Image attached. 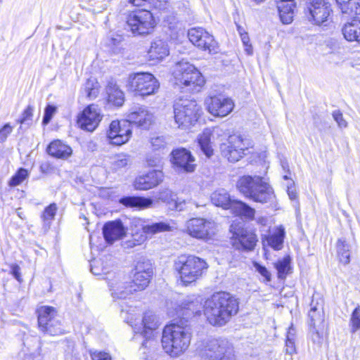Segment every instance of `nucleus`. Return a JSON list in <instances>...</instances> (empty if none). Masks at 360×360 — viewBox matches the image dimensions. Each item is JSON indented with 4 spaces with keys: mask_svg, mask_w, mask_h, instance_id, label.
<instances>
[{
    "mask_svg": "<svg viewBox=\"0 0 360 360\" xmlns=\"http://www.w3.org/2000/svg\"><path fill=\"white\" fill-rule=\"evenodd\" d=\"M48 153L55 158L67 159L71 156L72 150L71 147L65 144L60 140L52 141L47 148Z\"/></svg>",
    "mask_w": 360,
    "mask_h": 360,
    "instance_id": "cd10ccee",
    "label": "nucleus"
},
{
    "mask_svg": "<svg viewBox=\"0 0 360 360\" xmlns=\"http://www.w3.org/2000/svg\"><path fill=\"white\" fill-rule=\"evenodd\" d=\"M333 117L338 123V126L342 128H345L347 126V123L343 117L342 114L340 110H335L333 112Z\"/></svg>",
    "mask_w": 360,
    "mask_h": 360,
    "instance_id": "13d9d810",
    "label": "nucleus"
},
{
    "mask_svg": "<svg viewBox=\"0 0 360 360\" xmlns=\"http://www.w3.org/2000/svg\"><path fill=\"white\" fill-rule=\"evenodd\" d=\"M129 156L126 154H117L114 157L110 158V169L112 172H118L123 168H125L129 163Z\"/></svg>",
    "mask_w": 360,
    "mask_h": 360,
    "instance_id": "ea45409f",
    "label": "nucleus"
},
{
    "mask_svg": "<svg viewBox=\"0 0 360 360\" xmlns=\"http://www.w3.org/2000/svg\"><path fill=\"white\" fill-rule=\"evenodd\" d=\"M288 195L289 198L292 200H296L297 198V193L295 189L290 186H288Z\"/></svg>",
    "mask_w": 360,
    "mask_h": 360,
    "instance_id": "774afa93",
    "label": "nucleus"
},
{
    "mask_svg": "<svg viewBox=\"0 0 360 360\" xmlns=\"http://www.w3.org/2000/svg\"><path fill=\"white\" fill-rule=\"evenodd\" d=\"M34 108L31 105H28L27 108L23 111L22 117L20 120L21 124H30L28 122H31L33 117Z\"/></svg>",
    "mask_w": 360,
    "mask_h": 360,
    "instance_id": "603ef678",
    "label": "nucleus"
},
{
    "mask_svg": "<svg viewBox=\"0 0 360 360\" xmlns=\"http://www.w3.org/2000/svg\"><path fill=\"white\" fill-rule=\"evenodd\" d=\"M241 41L245 46V51L248 55H252L253 53V49L250 43V38L248 37V32L243 33L240 35Z\"/></svg>",
    "mask_w": 360,
    "mask_h": 360,
    "instance_id": "5fc2aeb1",
    "label": "nucleus"
},
{
    "mask_svg": "<svg viewBox=\"0 0 360 360\" xmlns=\"http://www.w3.org/2000/svg\"><path fill=\"white\" fill-rule=\"evenodd\" d=\"M84 91L88 98L91 99L96 98L98 94V84L89 79L84 86Z\"/></svg>",
    "mask_w": 360,
    "mask_h": 360,
    "instance_id": "de8ad7c7",
    "label": "nucleus"
},
{
    "mask_svg": "<svg viewBox=\"0 0 360 360\" xmlns=\"http://www.w3.org/2000/svg\"><path fill=\"white\" fill-rule=\"evenodd\" d=\"M337 250L340 261L344 264H349L350 262L349 246L345 240H338Z\"/></svg>",
    "mask_w": 360,
    "mask_h": 360,
    "instance_id": "79ce46f5",
    "label": "nucleus"
},
{
    "mask_svg": "<svg viewBox=\"0 0 360 360\" xmlns=\"http://www.w3.org/2000/svg\"><path fill=\"white\" fill-rule=\"evenodd\" d=\"M135 333H141L143 337L156 336L155 330L160 326L159 318L153 313L148 311L144 314L141 323H136L132 319H127Z\"/></svg>",
    "mask_w": 360,
    "mask_h": 360,
    "instance_id": "f3484780",
    "label": "nucleus"
},
{
    "mask_svg": "<svg viewBox=\"0 0 360 360\" xmlns=\"http://www.w3.org/2000/svg\"><path fill=\"white\" fill-rule=\"evenodd\" d=\"M145 240V238L143 236H141V239L136 240L135 238H133L132 240H128L125 242L124 247L125 248H133L136 246V245L141 244V242H143Z\"/></svg>",
    "mask_w": 360,
    "mask_h": 360,
    "instance_id": "0e129e2a",
    "label": "nucleus"
},
{
    "mask_svg": "<svg viewBox=\"0 0 360 360\" xmlns=\"http://www.w3.org/2000/svg\"><path fill=\"white\" fill-rule=\"evenodd\" d=\"M126 233L127 229L120 219L108 221L103 227L104 238L108 243H112L115 240L122 239Z\"/></svg>",
    "mask_w": 360,
    "mask_h": 360,
    "instance_id": "393cba45",
    "label": "nucleus"
},
{
    "mask_svg": "<svg viewBox=\"0 0 360 360\" xmlns=\"http://www.w3.org/2000/svg\"><path fill=\"white\" fill-rule=\"evenodd\" d=\"M309 317L310 318L311 326L314 328H316V326L322 323L323 321V314L321 311H318L316 307H311L309 312Z\"/></svg>",
    "mask_w": 360,
    "mask_h": 360,
    "instance_id": "49530a36",
    "label": "nucleus"
},
{
    "mask_svg": "<svg viewBox=\"0 0 360 360\" xmlns=\"http://www.w3.org/2000/svg\"><path fill=\"white\" fill-rule=\"evenodd\" d=\"M207 111L215 117H225L230 114L235 106L232 99L221 96H210L205 100Z\"/></svg>",
    "mask_w": 360,
    "mask_h": 360,
    "instance_id": "2eb2a0df",
    "label": "nucleus"
},
{
    "mask_svg": "<svg viewBox=\"0 0 360 360\" xmlns=\"http://www.w3.org/2000/svg\"><path fill=\"white\" fill-rule=\"evenodd\" d=\"M230 231L232 233L231 238L232 245L236 250L250 251L254 249L257 241V236L254 233L248 231L236 224L231 225Z\"/></svg>",
    "mask_w": 360,
    "mask_h": 360,
    "instance_id": "ddd939ff",
    "label": "nucleus"
},
{
    "mask_svg": "<svg viewBox=\"0 0 360 360\" xmlns=\"http://www.w3.org/2000/svg\"><path fill=\"white\" fill-rule=\"evenodd\" d=\"M169 53L167 43L161 39H156L151 43L148 51V57L151 60H161Z\"/></svg>",
    "mask_w": 360,
    "mask_h": 360,
    "instance_id": "c85d7f7f",
    "label": "nucleus"
},
{
    "mask_svg": "<svg viewBox=\"0 0 360 360\" xmlns=\"http://www.w3.org/2000/svg\"><path fill=\"white\" fill-rule=\"evenodd\" d=\"M102 116L96 105L91 104L84 109L77 118V124L82 129L93 131L98 126Z\"/></svg>",
    "mask_w": 360,
    "mask_h": 360,
    "instance_id": "6ab92c4d",
    "label": "nucleus"
},
{
    "mask_svg": "<svg viewBox=\"0 0 360 360\" xmlns=\"http://www.w3.org/2000/svg\"><path fill=\"white\" fill-rule=\"evenodd\" d=\"M159 86L158 79L148 72L131 73L127 78V87L136 96L144 97L154 94Z\"/></svg>",
    "mask_w": 360,
    "mask_h": 360,
    "instance_id": "6e6552de",
    "label": "nucleus"
},
{
    "mask_svg": "<svg viewBox=\"0 0 360 360\" xmlns=\"http://www.w3.org/2000/svg\"><path fill=\"white\" fill-rule=\"evenodd\" d=\"M110 267L105 264L103 259H94L91 262V271L95 276H105L110 274Z\"/></svg>",
    "mask_w": 360,
    "mask_h": 360,
    "instance_id": "a19ab883",
    "label": "nucleus"
},
{
    "mask_svg": "<svg viewBox=\"0 0 360 360\" xmlns=\"http://www.w3.org/2000/svg\"><path fill=\"white\" fill-rule=\"evenodd\" d=\"M120 202L127 207L143 210L152 206L153 201L150 198L139 196H128L122 198Z\"/></svg>",
    "mask_w": 360,
    "mask_h": 360,
    "instance_id": "c756f323",
    "label": "nucleus"
},
{
    "mask_svg": "<svg viewBox=\"0 0 360 360\" xmlns=\"http://www.w3.org/2000/svg\"><path fill=\"white\" fill-rule=\"evenodd\" d=\"M141 349L143 360H162V351L160 348L158 336L144 337Z\"/></svg>",
    "mask_w": 360,
    "mask_h": 360,
    "instance_id": "b1692460",
    "label": "nucleus"
},
{
    "mask_svg": "<svg viewBox=\"0 0 360 360\" xmlns=\"http://www.w3.org/2000/svg\"><path fill=\"white\" fill-rule=\"evenodd\" d=\"M172 163L180 172H192L195 169V158L185 148L172 151Z\"/></svg>",
    "mask_w": 360,
    "mask_h": 360,
    "instance_id": "4be33fe9",
    "label": "nucleus"
},
{
    "mask_svg": "<svg viewBox=\"0 0 360 360\" xmlns=\"http://www.w3.org/2000/svg\"><path fill=\"white\" fill-rule=\"evenodd\" d=\"M127 25L134 35H147L153 32L156 22L150 11L138 10L128 15Z\"/></svg>",
    "mask_w": 360,
    "mask_h": 360,
    "instance_id": "9d476101",
    "label": "nucleus"
},
{
    "mask_svg": "<svg viewBox=\"0 0 360 360\" xmlns=\"http://www.w3.org/2000/svg\"><path fill=\"white\" fill-rule=\"evenodd\" d=\"M27 175L28 172L25 169H20L11 179L9 185L11 186H15L20 184L27 178Z\"/></svg>",
    "mask_w": 360,
    "mask_h": 360,
    "instance_id": "09e8293b",
    "label": "nucleus"
},
{
    "mask_svg": "<svg viewBox=\"0 0 360 360\" xmlns=\"http://www.w3.org/2000/svg\"><path fill=\"white\" fill-rule=\"evenodd\" d=\"M185 232L192 238L207 242L216 236L218 226L212 219L192 218L186 222Z\"/></svg>",
    "mask_w": 360,
    "mask_h": 360,
    "instance_id": "1a4fd4ad",
    "label": "nucleus"
},
{
    "mask_svg": "<svg viewBox=\"0 0 360 360\" xmlns=\"http://www.w3.org/2000/svg\"><path fill=\"white\" fill-rule=\"evenodd\" d=\"M153 271L152 264L149 262H138L136 268L132 284L134 291L144 290L150 283Z\"/></svg>",
    "mask_w": 360,
    "mask_h": 360,
    "instance_id": "aec40b11",
    "label": "nucleus"
},
{
    "mask_svg": "<svg viewBox=\"0 0 360 360\" xmlns=\"http://www.w3.org/2000/svg\"><path fill=\"white\" fill-rule=\"evenodd\" d=\"M92 360H112L108 353L94 351L91 353Z\"/></svg>",
    "mask_w": 360,
    "mask_h": 360,
    "instance_id": "bf43d9fd",
    "label": "nucleus"
},
{
    "mask_svg": "<svg viewBox=\"0 0 360 360\" xmlns=\"http://www.w3.org/2000/svg\"><path fill=\"white\" fill-rule=\"evenodd\" d=\"M295 8V3L294 1L280 3L278 5L279 16L283 24H290L292 22Z\"/></svg>",
    "mask_w": 360,
    "mask_h": 360,
    "instance_id": "f704fd0d",
    "label": "nucleus"
},
{
    "mask_svg": "<svg viewBox=\"0 0 360 360\" xmlns=\"http://www.w3.org/2000/svg\"><path fill=\"white\" fill-rule=\"evenodd\" d=\"M174 268L179 274L181 281L184 285H188L202 276L207 264L204 259L198 257L181 255L174 261Z\"/></svg>",
    "mask_w": 360,
    "mask_h": 360,
    "instance_id": "39448f33",
    "label": "nucleus"
},
{
    "mask_svg": "<svg viewBox=\"0 0 360 360\" xmlns=\"http://www.w3.org/2000/svg\"><path fill=\"white\" fill-rule=\"evenodd\" d=\"M190 41L196 47L209 53L216 52L217 43L208 32L202 27L191 28L188 31Z\"/></svg>",
    "mask_w": 360,
    "mask_h": 360,
    "instance_id": "dca6fc26",
    "label": "nucleus"
},
{
    "mask_svg": "<svg viewBox=\"0 0 360 360\" xmlns=\"http://www.w3.org/2000/svg\"><path fill=\"white\" fill-rule=\"evenodd\" d=\"M161 160V158L160 156H158L155 158L154 159H152L149 157L147 158V162L149 166L155 167L160 164Z\"/></svg>",
    "mask_w": 360,
    "mask_h": 360,
    "instance_id": "338daca9",
    "label": "nucleus"
},
{
    "mask_svg": "<svg viewBox=\"0 0 360 360\" xmlns=\"http://www.w3.org/2000/svg\"><path fill=\"white\" fill-rule=\"evenodd\" d=\"M150 145L153 150L160 151L166 148L167 142L163 136H157L150 139Z\"/></svg>",
    "mask_w": 360,
    "mask_h": 360,
    "instance_id": "8fccbe9b",
    "label": "nucleus"
},
{
    "mask_svg": "<svg viewBox=\"0 0 360 360\" xmlns=\"http://www.w3.org/2000/svg\"><path fill=\"white\" fill-rule=\"evenodd\" d=\"M173 76L175 84L190 92L199 91L205 84V79L200 71L189 62L181 60L176 63Z\"/></svg>",
    "mask_w": 360,
    "mask_h": 360,
    "instance_id": "20e7f679",
    "label": "nucleus"
},
{
    "mask_svg": "<svg viewBox=\"0 0 360 360\" xmlns=\"http://www.w3.org/2000/svg\"><path fill=\"white\" fill-rule=\"evenodd\" d=\"M284 236L285 229L281 226L267 237L268 245L276 250L282 249Z\"/></svg>",
    "mask_w": 360,
    "mask_h": 360,
    "instance_id": "4c0bfd02",
    "label": "nucleus"
},
{
    "mask_svg": "<svg viewBox=\"0 0 360 360\" xmlns=\"http://www.w3.org/2000/svg\"><path fill=\"white\" fill-rule=\"evenodd\" d=\"M12 274L16 280H18L19 282L21 281L20 268L18 265L13 266L12 267Z\"/></svg>",
    "mask_w": 360,
    "mask_h": 360,
    "instance_id": "69168bd1",
    "label": "nucleus"
},
{
    "mask_svg": "<svg viewBox=\"0 0 360 360\" xmlns=\"http://www.w3.org/2000/svg\"><path fill=\"white\" fill-rule=\"evenodd\" d=\"M126 119L130 124L148 129L154 121V116L146 106L135 105L130 108Z\"/></svg>",
    "mask_w": 360,
    "mask_h": 360,
    "instance_id": "a211bd4d",
    "label": "nucleus"
},
{
    "mask_svg": "<svg viewBox=\"0 0 360 360\" xmlns=\"http://www.w3.org/2000/svg\"><path fill=\"white\" fill-rule=\"evenodd\" d=\"M159 199L167 203L170 209L181 211L184 210V200L179 201L176 194L169 189H164L159 193Z\"/></svg>",
    "mask_w": 360,
    "mask_h": 360,
    "instance_id": "2f4dec72",
    "label": "nucleus"
},
{
    "mask_svg": "<svg viewBox=\"0 0 360 360\" xmlns=\"http://www.w3.org/2000/svg\"><path fill=\"white\" fill-rule=\"evenodd\" d=\"M212 202L218 207H221L224 209H231L233 202L236 200H232L228 192L221 188L215 191L211 195Z\"/></svg>",
    "mask_w": 360,
    "mask_h": 360,
    "instance_id": "7c9ffc66",
    "label": "nucleus"
},
{
    "mask_svg": "<svg viewBox=\"0 0 360 360\" xmlns=\"http://www.w3.org/2000/svg\"><path fill=\"white\" fill-rule=\"evenodd\" d=\"M223 130L219 127H214L212 129L206 128L198 136V144L202 153L210 158L213 154V148L212 146V139H214L215 136H220Z\"/></svg>",
    "mask_w": 360,
    "mask_h": 360,
    "instance_id": "a878e982",
    "label": "nucleus"
},
{
    "mask_svg": "<svg viewBox=\"0 0 360 360\" xmlns=\"http://www.w3.org/2000/svg\"><path fill=\"white\" fill-rule=\"evenodd\" d=\"M65 360H82L79 353L75 350L65 354Z\"/></svg>",
    "mask_w": 360,
    "mask_h": 360,
    "instance_id": "e2e57ef3",
    "label": "nucleus"
},
{
    "mask_svg": "<svg viewBox=\"0 0 360 360\" xmlns=\"http://www.w3.org/2000/svg\"><path fill=\"white\" fill-rule=\"evenodd\" d=\"M108 285L114 298L124 299L134 292V285L121 279L120 276H115L108 282Z\"/></svg>",
    "mask_w": 360,
    "mask_h": 360,
    "instance_id": "bb28decb",
    "label": "nucleus"
},
{
    "mask_svg": "<svg viewBox=\"0 0 360 360\" xmlns=\"http://www.w3.org/2000/svg\"><path fill=\"white\" fill-rule=\"evenodd\" d=\"M250 146L248 139L240 134H233L220 145V151L221 155L229 162H236L245 155V151Z\"/></svg>",
    "mask_w": 360,
    "mask_h": 360,
    "instance_id": "9b49d317",
    "label": "nucleus"
},
{
    "mask_svg": "<svg viewBox=\"0 0 360 360\" xmlns=\"http://www.w3.org/2000/svg\"><path fill=\"white\" fill-rule=\"evenodd\" d=\"M296 352L294 338L287 335L285 341V353L292 355Z\"/></svg>",
    "mask_w": 360,
    "mask_h": 360,
    "instance_id": "6e6d98bb",
    "label": "nucleus"
},
{
    "mask_svg": "<svg viewBox=\"0 0 360 360\" xmlns=\"http://www.w3.org/2000/svg\"><path fill=\"white\" fill-rule=\"evenodd\" d=\"M231 210L236 215L252 220L254 219L255 210L242 201H236L231 206Z\"/></svg>",
    "mask_w": 360,
    "mask_h": 360,
    "instance_id": "e433bc0d",
    "label": "nucleus"
},
{
    "mask_svg": "<svg viewBox=\"0 0 360 360\" xmlns=\"http://www.w3.org/2000/svg\"><path fill=\"white\" fill-rule=\"evenodd\" d=\"M201 108L195 101L179 99L174 104V121L181 129L193 126L200 115Z\"/></svg>",
    "mask_w": 360,
    "mask_h": 360,
    "instance_id": "0eeeda50",
    "label": "nucleus"
},
{
    "mask_svg": "<svg viewBox=\"0 0 360 360\" xmlns=\"http://www.w3.org/2000/svg\"><path fill=\"white\" fill-rule=\"evenodd\" d=\"M342 34L347 41L360 44V21L354 20L345 24L342 28Z\"/></svg>",
    "mask_w": 360,
    "mask_h": 360,
    "instance_id": "72a5a7b5",
    "label": "nucleus"
},
{
    "mask_svg": "<svg viewBox=\"0 0 360 360\" xmlns=\"http://www.w3.org/2000/svg\"><path fill=\"white\" fill-rule=\"evenodd\" d=\"M343 14L354 16L360 14V0H335Z\"/></svg>",
    "mask_w": 360,
    "mask_h": 360,
    "instance_id": "473e14b6",
    "label": "nucleus"
},
{
    "mask_svg": "<svg viewBox=\"0 0 360 360\" xmlns=\"http://www.w3.org/2000/svg\"><path fill=\"white\" fill-rule=\"evenodd\" d=\"M172 230L170 224L167 221H160L142 225L143 233L146 235H155Z\"/></svg>",
    "mask_w": 360,
    "mask_h": 360,
    "instance_id": "58836bf2",
    "label": "nucleus"
},
{
    "mask_svg": "<svg viewBox=\"0 0 360 360\" xmlns=\"http://www.w3.org/2000/svg\"><path fill=\"white\" fill-rule=\"evenodd\" d=\"M108 95V102L112 105L120 107L124 101V93L116 84H110L106 89Z\"/></svg>",
    "mask_w": 360,
    "mask_h": 360,
    "instance_id": "c9c22d12",
    "label": "nucleus"
},
{
    "mask_svg": "<svg viewBox=\"0 0 360 360\" xmlns=\"http://www.w3.org/2000/svg\"><path fill=\"white\" fill-rule=\"evenodd\" d=\"M163 178L162 171L154 169L136 178L134 186L136 190H148L159 185L163 181Z\"/></svg>",
    "mask_w": 360,
    "mask_h": 360,
    "instance_id": "5701e85b",
    "label": "nucleus"
},
{
    "mask_svg": "<svg viewBox=\"0 0 360 360\" xmlns=\"http://www.w3.org/2000/svg\"><path fill=\"white\" fill-rule=\"evenodd\" d=\"M238 308L236 298L228 292H218L205 300L203 311L211 325L222 326L238 313Z\"/></svg>",
    "mask_w": 360,
    "mask_h": 360,
    "instance_id": "f257e3e1",
    "label": "nucleus"
},
{
    "mask_svg": "<svg viewBox=\"0 0 360 360\" xmlns=\"http://www.w3.org/2000/svg\"><path fill=\"white\" fill-rule=\"evenodd\" d=\"M351 332L354 333L360 329V306L358 305L352 311L350 318Z\"/></svg>",
    "mask_w": 360,
    "mask_h": 360,
    "instance_id": "a18cd8bd",
    "label": "nucleus"
},
{
    "mask_svg": "<svg viewBox=\"0 0 360 360\" xmlns=\"http://www.w3.org/2000/svg\"><path fill=\"white\" fill-rule=\"evenodd\" d=\"M58 210L56 203H52L46 207L41 214V218L44 221V225L49 226L51 221L53 220L56 211Z\"/></svg>",
    "mask_w": 360,
    "mask_h": 360,
    "instance_id": "c03bdc74",
    "label": "nucleus"
},
{
    "mask_svg": "<svg viewBox=\"0 0 360 360\" xmlns=\"http://www.w3.org/2000/svg\"><path fill=\"white\" fill-rule=\"evenodd\" d=\"M38 324L44 333L51 335L63 333L60 323L56 318V311L52 307H42L39 309Z\"/></svg>",
    "mask_w": 360,
    "mask_h": 360,
    "instance_id": "f8f14e48",
    "label": "nucleus"
},
{
    "mask_svg": "<svg viewBox=\"0 0 360 360\" xmlns=\"http://www.w3.org/2000/svg\"><path fill=\"white\" fill-rule=\"evenodd\" d=\"M310 15L318 25H327L332 13L330 4L325 0H311L309 6Z\"/></svg>",
    "mask_w": 360,
    "mask_h": 360,
    "instance_id": "412c9836",
    "label": "nucleus"
},
{
    "mask_svg": "<svg viewBox=\"0 0 360 360\" xmlns=\"http://www.w3.org/2000/svg\"><path fill=\"white\" fill-rule=\"evenodd\" d=\"M56 107L52 105H48L44 110V115L42 123L44 125L48 124L56 112Z\"/></svg>",
    "mask_w": 360,
    "mask_h": 360,
    "instance_id": "3c124183",
    "label": "nucleus"
},
{
    "mask_svg": "<svg viewBox=\"0 0 360 360\" xmlns=\"http://www.w3.org/2000/svg\"><path fill=\"white\" fill-rule=\"evenodd\" d=\"M198 304L199 302L198 300H189L187 302L184 303V308L191 311L193 314H197L198 311Z\"/></svg>",
    "mask_w": 360,
    "mask_h": 360,
    "instance_id": "680f3d73",
    "label": "nucleus"
},
{
    "mask_svg": "<svg viewBox=\"0 0 360 360\" xmlns=\"http://www.w3.org/2000/svg\"><path fill=\"white\" fill-rule=\"evenodd\" d=\"M254 266L256 270L265 278L266 282H269L271 281V273L265 266H263L257 262L255 263Z\"/></svg>",
    "mask_w": 360,
    "mask_h": 360,
    "instance_id": "4d7b16f0",
    "label": "nucleus"
},
{
    "mask_svg": "<svg viewBox=\"0 0 360 360\" xmlns=\"http://www.w3.org/2000/svg\"><path fill=\"white\" fill-rule=\"evenodd\" d=\"M275 268L278 271V277L281 279L285 278L287 274L290 273V258L285 257L283 259L275 263Z\"/></svg>",
    "mask_w": 360,
    "mask_h": 360,
    "instance_id": "37998d69",
    "label": "nucleus"
},
{
    "mask_svg": "<svg viewBox=\"0 0 360 360\" xmlns=\"http://www.w3.org/2000/svg\"><path fill=\"white\" fill-rule=\"evenodd\" d=\"M236 186L245 197L256 202L274 205L276 201L274 188L262 176H243L238 180Z\"/></svg>",
    "mask_w": 360,
    "mask_h": 360,
    "instance_id": "f03ea898",
    "label": "nucleus"
},
{
    "mask_svg": "<svg viewBox=\"0 0 360 360\" xmlns=\"http://www.w3.org/2000/svg\"><path fill=\"white\" fill-rule=\"evenodd\" d=\"M12 131L13 127L9 124H6L0 129V143L4 142Z\"/></svg>",
    "mask_w": 360,
    "mask_h": 360,
    "instance_id": "052dcab7",
    "label": "nucleus"
},
{
    "mask_svg": "<svg viewBox=\"0 0 360 360\" xmlns=\"http://www.w3.org/2000/svg\"><path fill=\"white\" fill-rule=\"evenodd\" d=\"M131 134V124L127 119L113 120L109 126L107 137L111 144L121 146L129 140Z\"/></svg>",
    "mask_w": 360,
    "mask_h": 360,
    "instance_id": "4468645a",
    "label": "nucleus"
},
{
    "mask_svg": "<svg viewBox=\"0 0 360 360\" xmlns=\"http://www.w3.org/2000/svg\"><path fill=\"white\" fill-rule=\"evenodd\" d=\"M171 20L172 21H169V19L167 20L169 29L176 34H184V30L181 27V24L176 21L174 18Z\"/></svg>",
    "mask_w": 360,
    "mask_h": 360,
    "instance_id": "864d4df0",
    "label": "nucleus"
},
{
    "mask_svg": "<svg viewBox=\"0 0 360 360\" xmlns=\"http://www.w3.org/2000/svg\"><path fill=\"white\" fill-rule=\"evenodd\" d=\"M199 355L205 360H236L234 349L226 339H209L198 347Z\"/></svg>",
    "mask_w": 360,
    "mask_h": 360,
    "instance_id": "423d86ee",
    "label": "nucleus"
},
{
    "mask_svg": "<svg viewBox=\"0 0 360 360\" xmlns=\"http://www.w3.org/2000/svg\"><path fill=\"white\" fill-rule=\"evenodd\" d=\"M191 333L187 327L177 324L166 326L162 334V348L172 357L184 354L190 345Z\"/></svg>",
    "mask_w": 360,
    "mask_h": 360,
    "instance_id": "7ed1b4c3",
    "label": "nucleus"
}]
</instances>
